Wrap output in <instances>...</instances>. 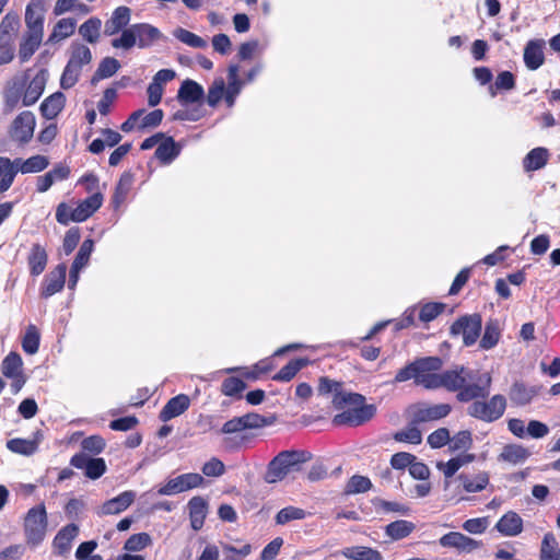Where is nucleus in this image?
<instances>
[{"instance_id":"1","label":"nucleus","mask_w":560,"mask_h":560,"mask_svg":"<svg viewBox=\"0 0 560 560\" xmlns=\"http://www.w3.org/2000/svg\"><path fill=\"white\" fill-rule=\"evenodd\" d=\"M491 375L475 374L465 366H456L442 373L431 372L429 389L445 388L456 393L459 401L467 402L489 395Z\"/></svg>"},{"instance_id":"2","label":"nucleus","mask_w":560,"mask_h":560,"mask_svg":"<svg viewBox=\"0 0 560 560\" xmlns=\"http://www.w3.org/2000/svg\"><path fill=\"white\" fill-rule=\"evenodd\" d=\"M364 396L355 393L347 394L346 396H337L334 399L336 409L347 408L341 413L334 417L332 423L335 425H361L371 420L376 413L375 405L364 404Z\"/></svg>"},{"instance_id":"3","label":"nucleus","mask_w":560,"mask_h":560,"mask_svg":"<svg viewBox=\"0 0 560 560\" xmlns=\"http://www.w3.org/2000/svg\"><path fill=\"white\" fill-rule=\"evenodd\" d=\"M163 39L165 36L158 27L149 23H136L125 28L120 36L114 38L110 44L116 49L128 50L135 46L143 49Z\"/></svg>"},{"instance_id":"4","label":"nucleus","mask_w":560,"mask_h":560,"mask_svg":"<svg viewBox=\"0 0 560 560\" xmlns=\"http://www.w3.org/2000/svg\"><path fill=\"white\" fill-rule=\"evenodd\" d=\"M443 365L439 357H428L416 360L404 369L399 370L395 376V383H402L413 380L417 385L429 389L431 372H438Z\"/></svg>"},{"instance_id":"5","label":"nucleus","mask_w":560,"mask_h":560,"mask_svg":"<svg viewBox=\"0 0 560 560\" xmlns=\"http://www.w3.org/2000/svg\"><path fill=\"white\" fill-rule=\"evenodd\" d=\"M92 61V52L88 46L81 43H72L70 57L60 78V85L68 90L75 85L84 66Z\"/></svg>"},{"instance_id":"6","label":"nucleus","mask_w":560,"mask_h":560,"mask_svg":"<svg viewBox=\"0 0 560 560\" xmlns=\"http://www.w3.org/2000/svg\"><path fill=\"white\" fill-rule=\"evenodd\" d=\"M48 527L47 512L43 504L30 509L24 517L26 544L37 547L46 537Z\"/></svg>"},{"instance_id":"7","label":"nucleus","mask_w":560,"mask_h":560,"mask_svg":"<svg viewBox=\"0 0 560 560\" xmlns=\"http://www.w3.org/2000/svg\"><path fill=\"white\" fill-rule=\"evenodd\" d=\"M302 455L294 451L279 453L268 465L265 480L268 483H276L283 480L290 472L299 468L302 463Z\"/></svg>"},{"instance_id":"8","label":"nucleus","mask_w":560,"mask_h":560,"mask_svg":"<svg viewBox=\"0 0 560 560\" xmlns=\"http://www.w3.org/2000/svg\"><path fill=\"white\" fill-rule=\"evenodd\" d=\"M506 399L502 395H494L489 401L475 400L468 407V415L486 422L498 420L504 413Z\"/></svg>"},{"instance_id":"9","label":"nucleus","mask_w":560,"mask_h":560,"mask_svg":"<svg viewBox=\"0 0 560 560\" xmlns=\"http://www.w3.org/2000/svg\"><path fill=\"white\" fill-rule=\"evenodd\" d=\"M482 328V319L479 314L464 315L456 319L451 328V335L462 336L466 347H470L478 340Z\"/></svg>"},{"instance_id":"10","label":"nucleus","mask_w":560,"mask_h":560,"mask_svg":"<svg viewBox=\"0 0 560 560\" xmlns=\"http://www.w3.org/2000/svg\"><path fill=\"white\" fill-rule=\"evenodd\" d=\"M36 126V118L30 110L19 114L10 125L9 138L11 141L19 144L28 143L33 136Z\"/></svg>"},{"instance_id":"11","label":"nucleus","mask_w":560,"mask_h":560,"mask_svg":"<svg viewBox=\"0 0 560 560\" xmlns=\"http://www.w3.org/2000/svg\"><path fill=\"white\" fill-rule=\"evenodd\" d=\"M205 482V479L201 475L196 472H188L179 475L175 478L168 479L165 485H163L158 493L161 495H173L180 492H185L198 487H201Z\"/></svg>"},{"instance_id":"12","label":"nucleus","mask_w":560,"mask_h":560,"mask_svg":"<svg viewBox=\"0 0 560 560\" xmlns=\"http://www.w3.org/2000/svg\"><path fill=\"white\" fill-rule=\"evenodd\" d=\"M163 117L162 109H154L150 113H145V109H138L128 117L120 128L124 132H130L135 128H153L161 124Z\"/></svg>"},{"instance_id":"13","label":"nucleus","mask_w":560,"mask_h":560,"mask_svg":"<svg viewBox=\"0 0 560 560\" xmlns=\"http://www.w3.org/2000/svg\"><path fill=\"white\" fill-rule=\"evenodd\" d=\"M70 464L78 469H84L85 476L90 479L100 478L106 470L103 458H90L83 453L72 456Z\"/></svg>"},{"instance_id":"14","label":"nucleus","mask_w":560,"mask_h":560,"mask_svg":"<svg viewBox=\"0 0 560 560\" xmlns=\"http://www.w3.org/2000/svg\"><path fill=\"white\" fill-rule=\"evenodd\" d=\"M67 266L59 264L54 270L47 273L42 284L40 295L45 299L60 292L66 282Z\"/></svg>"},{"instance_id":"15","label":"nucleus","mask_w":560,"mask_h":560,"mask_svg":"<svg viewBox=\"0 0 560 560\" xmlns=\"http://www.w3.org/2000/svg\"><path fill=\"white\" fill-rule=\"evenodd\" d=\"M47 80L48 71L46 69H40L36 72L24 91L22 97V103L24 106H31L39 100L45 90Z\"/></svg>"},{"instance_id":"16","label":"nucleus","mask_w":560,"mask_h":560,"mask_svg":"<svg viewBox=\"0 0 560 560\" xmlns=\"http://www.w3.org/2000/svg\"><path fill=\"white\" fill-rule=\"evenodd\" d=\"M104 196L102 192H95L82 200L77 208L72 210V222H83L96 212L103 205Z\"/></svg>"},{"instance_id":"17","label":"nucleus","mask_w":560,"mask_h":560,"mask_svg":"<svg viewBox=\"0 0 560 560\" xmlns=\"http://www.w3.org/2000/svg\"><path fill=\"white\" fill-rule=\"evenodd\" d=\"M136 492L127 490L118 494L117 497L107 500L101 506L100 515H115L126 511L135 501Z\"/></svg>"},{"instance_id":"18","label":"nucleus","mask_w":560,"mask_h":560,"mask_svg":"<svg viewBox=\"0 0 560 560\" xmlns=\"http://www.w3.org/2000/svg\"><path fill=\"white\" fill-rule=\"evenodd\" d=\"M131 20V10L126 5H120L116 8L110 18L105 22L104 33L107 36H113L122 33L126 26L129 24Z\"/></svg>"},{"instance_id":"19","label":"nucleus","mask_w":560,"mask_h":560,"mask_svg":"<svg viewBox=\"0 0 560 560\" xmlns=\"http://www.w3.org/2000/svg\"><path fill=\"white\" fill-rule=\"evenodd\" d=\"M44 1L32 0L25 11L27 32L44 34Z\"/></svg>"},{"instance_id":"20","label":"nucleus","mask_w":560,"mask_h":560,"mask_svg":"<svg viewBox=\"0 0 560 560\" xmlns=\"http://www.w3.org/2000/svg\"><path fill=\"white\" fill-rule=\"evenodd\" d=\"M79 534V527L75 524H69L62 527L54 538L52 549L59 556H65L71 550L72 541Z\"/></svg>"},{"instance_id":"21","label":"nucleus","mask_w":560,"mask_h":560,"mask_svg":"<svg viewBox=\"0 0 560 560\" xmlns=\"http://www.w3.org/2000/svg\"><path fill=\"white\" fill-rule=\"evenodd\" d=\"M495 529L505 537H515L523 532V520L514 511H509L500 517Z\"/></svg>"},{"instance_id":"22","label":"nucleus","mask_w":560,"mask_h":560,"mask_svg":"<svg viewBox=\"0 0 560 560\" xmlns=\"http://www.w3.org/2000/svg\"><path fill=\"white\" fill-rule=\"evenodd\" d=\"M30 272L33 277L42 275L47 266L48 255L46 248L39 244L34 243L26 257Z\"/></svg>"},{"instance_id":"23","label":"nucleus","mask_w":560,"mask_h":560,"mask_svg":"<svg viewBox=\"0 0 560 560\" xmlns=\"http://www.w3.org/2000/svg\"><path fill=\"white\" fill-rule=\"evenodd\" d=\"M440 545L443 547L456 548L459 551L470 552L479 547L477 540L465 536L458 532H451L440 538Z\"/></svg>"},{"instance_id":"24","label":"nucleus","mask_w":560,"mask_h":560,"mask_svg":"<svg viewBox=\"0 0 560 560\" xmlns=\"http://www.w3.org/2000/svg\"><path fill=\"white\" fill-rule=\"evenodd\" d=\"M545 42L542 39L529 40L524 49V62L529 70H537L545 61Z\"/></svg>"},{"instance_id":"25","label":"nucleus","mask_w":560,"mask_h":560,"mask_svg":"<svg viewBox=\"0 0 560 560\" xmlns=\"http://www.w3.org/2000/svg\"><path fill=\"white\" fill-rule=\"evenodd\" d=\"M190 405L188 396L180 394L171 398L160 412V419L164 422L184 413Z\"/></svg>"},{"instance_id":"26","label":"nucleus","mask_w":560,"mask_h":560,"mask_svg":"<svg viewBox=\"0 0 560 560\" xmlns=\"http://www.w3.org/2000/svg\"><path fill=\"white\" fill-rule=\"evenodd\" d=\"M190 525L194 530H199L205 523L208 505L201 497H194L188 502Z\"/></svg>"},{"instance_id":"27","label":"nucleus","mask_w":560,"mask_h":560,"mask_svg":"<svg viewBox=\"0 0 560 560\" xmlns=\"http://www.w3.org/2000/svg\"><path fill=\"white\" fill-rule=\"evenodd\" d=\"M133 175L130 172H125L121 174L112 197V205L115 210H117L126 201L133 186Z\"/></svg>"},{"instance_id":"28","label":"nucleus","mask_w":560,"mask_h":560,"mask_svg":"<svg viewBox=\"0 0 560 560\" xmlns=\"http://www.w3.org/2000/svg\"><path fill=\"white\" fill-rule=\"evenodd\" d=\"M240 68L237 65H231L228 69V88H225V103L232 107L236 96L241 93L244 82L238 78Z\"/></svg>"},{"instance_id":"29","label":"nucleus","mask_w":560,"mask_h":560,"mask_svg":"<svg viewBox=\"0 0 560 560\" xmlns=\"http://www.w3.org/2000/svg\"><path fill=\"white\" fill-rule=\"evenodd\" d=\"M509 395L513 404L525 406L538 395V388L535 386H526L523 383H514Z\"/></svg>"},{"instance_id":"30","label":"nucleus","mask_w":560,"mask_h":560,"mask_svg":"<svg viewBox=\"0 0 560 560\" xmlns=\"http://www.w3.org/2000/svg\"><path fill=\"white\" fill-rule=\"evenodd\" d=\"M458 480L466 492H480L488 486L489 475L486 471H479L475 475L460 474Z\"/></svg>"},{"instance_id":"31","label":"nucleus","mask_w":560,"mask_h":560,"mask_svg":"<svg viewBox=\"0 0 560 560\" xmlns=\"http://www.w3.org/2000/svg\"><path fill=\"white\" fill-rule=\"evenodd\" d=\"M203 95V88L199 83L192 80H185L178 90L177 98L182 103H197L202 100Z\"/></svg>"},{"instance_id":"32","label":"nucleus","mask_w":560,"mask_h":560,"mask_svg":"<svg viewBox=\"0 0 560 560\" xmlns=\"http://www.w3.org/2000/svg\"><path fill=\"white\" fill-rule=\"evenodd\" d=\"M14 164L16 174L19 172L22 174H28L42 172L48 166L49 161L44 155H33L27 160L15 159Z\"/></svg>"},{"instance_id":"33","label":"nucleus","mask_w":560,"mask_h":560,"mask_svg":"<svg viewBox=\"0 0 560 560\" xmlns=\"http://www.w3.org/2000/svg\"><path fill=\"white\" fill-rule=\"evenodd\" d=\"M549 159V151L546 148L538 147L530 150L523 160V167L527 172L542 168Z\"/></svg>"},{"instance_id":"34","label":"nucleus","mask_w":560,"mask_h":560,"mask_svg":"<svg viewBox=\"0 0 560 560\" xmlns=\"http://www.w3.org/2000/svg\"><path fill=\"white\" fill-rule=\"evenodd\" d=\"M66 96L61 92H56L45 98L40 104L42 115L47 119H54L65 107Z\"/></svg>"},{"instance_id":"35","label":"nucleus","mask_w":560,"mask_h":560,"mask_svg":"<svg viewBox=\"0 0 560 560\" xmlns=\"http://www.w3.org/2000/svg\"><path fill=\"white\" fill-rule=\"evenodd\" d=\"M451 412L448 404L425 405L417 411V419L422 422L445 418Z\"/></svg>"},{"instance_id":"36","label":"nucleus","mask_w":560,"mask_h":560,"mask_svg":"<svg viewBox=\"0 0 560 560\" xmlns=\"http://www.w3.org/2000/svg\"><path fill=\"white\" fill-rule=\"evenodd\" d=\"M530 456V452L518 444H508L503 447L499 459L513 465L524 463Z\"/></svg>"},{"instance_id":"37","label":"nucleus","mask_w":560,"mask_h":560,"mask_svg":"<svg viewBox=\"0 0 560 560\" xmlns=\"http://www.w3.org/2000/svg\"><path fill=\"white\" fill-rule=\"evenodd\" d=\"M43 39V34L36 32H27L20 45L19 57L22 62L27 61L35 50L38 48Z\"/></svg>"},{"instance_id":"38","label":"nucleus","mask_w":560,"mask_h":560,"mask_svg":"<svg viewBox=\"0 0 560 560\" xmlns=\"http://www.w3.org/2000/svg\"><path fill=\"white\" fill-rule=\"evenodd\" d=\"M341 553L351 560H382V555L377 550L363 546L343 548Z\"/></svg>"},{"instance_id":"39","label":"nucleus","mask_w":560,"mask_h":560,"mask_svg":"<svg viewBox=\"0 0 560 560\" xmlns=\"http://www.w3.org/2000/svg\"><path fill=\"white\" fill-rule=\"evenodd\" d=\"M75 26L77 21L74 19L65 18L59 20L55 25L52 33L48 38V42L57 43L70 37L74 33Z\"/></svg>"},{"instance_id":"40","label":"nucleus","mask_w":560,"mask_h":560,"mask_svg":"<svg viewBox=\"0 0 560 560\" xmlns=\"http://www.w3.org/2000/svg\"><path fill=\"white\" fill-rule=\"evenodd\" d=\"M501 338V328L497 320H489L486 324L483 336L480 340V348L490 350L494 348Z\"/></svg>"},{"instance_id":"41","label":"nucleus","mask_w":560,"mask_h":560,"mask_svg":"<svg viewBox=\"0 0 560 560\" xmlns=\"http://www.w3.org/2000/svg\"><path fill=\"white\" fill-rule=\"evenodd\" d=\"M540 560H560V547L553 533H547L542 538Z\"/></svg>"},{"instance_id":"42","label":"nucleus","mask_w":560,"mask_h":560,"mask_svg":"<svg viewBox=\"0 0 560 560\" xmlns=\"http://www.w3.org/2000/svg\"><path fill=\"white\" fill-rule=\"evenodd\" d=\"M16 175L14 161L0 156V194L7 191Z\"/></svg>"},{"instance_id":"43","label":"nucleus","mask_w":560,"mask_h":560,"mask_svg":"<svg viewBox=\"0 0 560 560\" xmlns=\"http://www.w3.org/2000/svg\"><path fill=\"white\" fill-rule=\"evenodd\" d=\"M102 21L101 19L93 16L86 20L80 27L79 34L90 44L98 42L101 36Z\"/></svg>"},{"instance_id":"44","label":"nucleus","mask_w":560,"mask_h":560,"mask_svg":"<svg viewBox=\"0 0 560 560\" xmlns=\"http://www.w3.org/2000/svg\"><path fill=\"white\" fill-rule=\"evenodd\" d=\"M179 154V148L176 145L173 138L162 139L161 143L155 150V156L162 163H171Z\"/></svg>"},{"instance_id":"45","label":"nucleus","mask_w":560,"mask_h":560,"mask_svg":"<svg viewBox=\"0 0 560 560\" xmlns=\"http://www.w3.org/2000/svg\"><path fill=\"white\" fill-rule=\"evenodd\" d=\"M173 35L180 43L189 47L199 49H205L208 47V42L205 38L183 27H177L173 32Z\"/></svg>"},{"instance_id":"46","label":"nucleus","mask_w":560,"mask_h":560,"mask_svg":"<svg viewBox=\"0 0 560 560\" xmlns=\"http://www.w3.org/2000/svg\"><path fill=\"white\" fill-rule=\"evenodd\" d=\"M22 366V358L16 352H10L1 363L2 373L8 378L23 374Z\"/></svg>"},{"instance_id":"47","label":"nucleus","mask_w":560,"mask_h":560,"mask_svg":"<svg viewBox=\"0 0 560 560\" xmlns=\"http://www.w3.org/2000/svg\"><path fill=\"white\" fill-rule=\"evenodd\" d=\"M307 363H308V360L303 359V358L292 360L287 365H284L277 374H275L272 376V380L278 381V382H289Z\"/></svg>"},{"instance_id":"48","label":"nucleus","mask_w":560,"mask_h":560,"mask_svg":"<svg viewBox=\"0 0 560 560\" xmlns=\"http://www.w3.org/2000/svg\"><path fill=\"white\" fill-rule=\"evenodd\" d=\"M39 331L37 327L30 324L26 327L25 334L22 339V348L27 354H35L39 348Z\"/></svg>"},{"instance_id":"49","label":"nucleus","mask_w":560,"mask_h":560,"mask_svg":"<svg viewBox=\"0 0 560 560\" xmlns=\"http://www.w3.org/2000/svg\"><path fill=\"white\" fill-rule=\"evenodd\" d=\"M7 447L13 453L28 456L36 452L37 443L33 440L11 439L7 442Z\"/></svg>"},{"instance_id":"50","label":"nucleus","mask_w":560,"mask_h":560,"mask_svg":"<svg viewBox=\"0 0 560 560\" xmlns=\"http://www.w3.org/2000/svg\"><path fill=\"white\" fill-rule=\"evenodd\" d=\"M415 528V525L408 521H396L386 526V534L393 539L407 537Z\"/></svg>"},{"instance_id":"51","label":"nucleus","mask_w":560,"mask_h":560,"mask_svg":"<svg viewBox=\"0 0 560 560\" xmlns=\"http://www.w3.org/2000/svg\"><path fill=\"white\" fill-rule=\"evenodd\" d=\"M450 451H467L472 445V438L470 431L464 430L456 433L453 438L450 436Z\"/></svg>"},{"instance_id":"52","label":"nucleus","mask_w":560,"mask_h":560,"mask_svg":"<svg viewBox=\"0 0 560 560\" xmlns=\"http://www.w3.org/2000/svg\"><path fill=\"white\" fill-rule=\"evenodd\" d=\"M306 516V512L300 508L287 506L281 509L276 515V523L278 525H284L291 521L303 520Z\"/></svg>"},{"instance_id":"53","label":"nucleus","mask_w":560,"mask_h":560,"mask_svg":"<svg viewBox=\"0 0 560 560\" xmlns=\"http://www.w3.org/2000/svg\"><path fill=\"white\" fill-rule=\"evenodd\" d=\"M317 390L320 395L332 394V400L337 396H346L348 394L347 392H343L341 383L332 381L328 377L319 378Z\"/></svg>"},{"instance_id":"54","label":"nucleus","mask_w":560,"mask_h":560,"mask_svg":"<svg viewBox=\"0 0 560 560\" xmlns=\"http://www.w3.org/2000/svg\"><path fill=\"white\" fill-rule=\"evenodd\" d=\"M152 544V539L147 533L131 535L125 542L124 548L128 551H140Z\"/></svg>"},{"instance_id":"55","label":"nucleus","mask_w":560,"mask_h":560,"mask_svg":"<svg viewBox=\"0 0 560 560\" xmlns=\"http://www.w3.org/2000/svg\"><path fill=\"white\" fill-rule=\"evenodd\" d=\"M120 68V63L117 59L113 57L104 58L95 72L94 79H106L114 75L118 69Z\"/></svg>"},{"instance_id":"56","label":"nucleus","mask_w":560,"mask_h":560,"mask_svg":"<svg viewBox=\"0 0 560 560\" xmlns=\"http://www.w3.org/2000/svg\"><path fill=\"white\" fill-rule=\"evenodd\" d=\"M18 26V21L15 18H11L7 15L1 24H0V48H5L7 46H11V32H13Z\"/></svg>"},{"instance_id":"57","label":"nucleus","mask_w":560,"mask_h":560,"mask_svg":"<svg viewBox=\"0 0 560 560\" xmlns=\"http://www.w3.org/2000/svg\"><path fill=\"white\" fill-rule=\"evenodd\" d=\"M93 248H94V242L90 238L85 240L81 246H80V249L72 262V266H74L75 268H85L86 265L89 264V260H90V256L93 252Z\"/></svg>"},{"instance_id":"58","label":"nucleus","mask_w":560,"mask_h":560,"mask_svg":"<svg viewBox=\"0 0 560 560\" xmlns=\"http://www.w3.org/2000/svg\"><path fill=\"white\" fill-rule=\"evenodd\" d=\"M225 98V82L223 79H215L209 88L207 103L214 107L222 98Z\"/></svg>"},{"instance_id":"59","label":"nucleus","mask_w":560,"mask_h":560,"mask_svg":"<svg viewBox=\"0 0 560 560\" xmlns=\"http://www.w3.org/2000/svg\"><path fill=\"white\" fill-rule=\"evenodd\" d=\"M372 487L371 480L364 476H352L346 486V493L354 494L370 490Z\"/></svg>"},{"instance_id":"60","label":"nucleus","mask_w":560,"mask_h":560,"mask_svg":"<svg viewBox=\"0 0 560 560\" xmlns=\"http://www.w3.org/2000/svg\"><path fill=\"white\" fill-rule=\"evenodd\" d=\"M444 307L445 305L442 303H427L420 308L419 319L423 323L432 322L443 312Z\"/></svg>"},{"instance_id":"61","label":"nucleus","mask_w":560,"mask_h":560,"mask_svg":"<svg viewBox=\"0 0 560 560\" xmlns=\"http://www.w3.org/2000/svg\"><path fill=\"white\" fill-rule=\"evenodd\" d=\"M395 440L398 442H407L410 444H420L422 441L421 431L417 427H409L395 434Z\"/></svg>"},{"instance_id":"62","label":"nucleus","mask_w":560,"mask_h":560,"mask_svg":"<svg viewBox=\"0 0 560 560\" xmlns=\"http://www.w3.org/2000/svg\"><path fill=\"white\" fill-rule=\"evenodd\" d=\"M245 389V383L238 377H228L223 381L221 392L225 396H235Z\"/></svg>"},{"instance_id":"63","label":"nucleus","mask_w":560,"mask_h":560,"mask_svg":"<svg viewBox=\"0 0 560 560\" xmlns=\"http://www.w3.org/2000/svg\"><path fill=\"white\" fill-rule=\"evenodd\" d=\"M201 471L207 477H220L224 474L225 466L219 458L212 457L203 464Z\"/></svg>"},{"instance_id":"64","label":"nucleus","mask_w":560,"mask_h":560,"mask_svg":"<svg viewBox=\"0 0 560 560\" xmlns=\"http://www.w3.org/2000/svg\"><path fill=\"white\" fill-rule=\"evenodd\" d=\"M428 443L432 448H440L450 444V431L446 428H440L428 436Z\"/></svg>"}]
</instances>
